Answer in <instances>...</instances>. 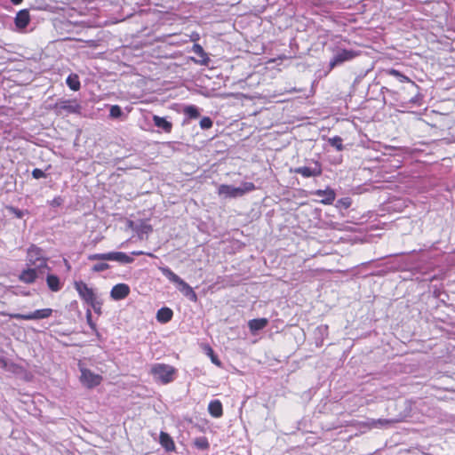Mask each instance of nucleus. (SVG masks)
Wrapping results in <instances>:
<instances>
[{"mask_svg": "<svg viewBox=\"0 0 455 455\" xmlns=\"http://www.w3.org/2000/svg\"><path fill=\"white\" fill-rule=\"evenodd\" d=\"M256 187L252 182H243L240 187L222 184L219 187L220 196L224 197L235 198L245 195L248 192L255 190Z\"/></svg>", "mask_w": 455, "mask_h": 455, "instance_id": "f257e3e1", "label": "nucleus"}, {"mask_svg": "<svg viewBox=\"0 0 455 455\" xmlns=\"http://www.w3.org/2000/svg\"><path fill=\"white\" fill-rule=\"evenodd\" d=\"M176 371L173 366L165 363H156L150 371L154 379L162 384H168L173 381Z\"/></svg>", "mask_w": 455, "mask_h": 455, "instance_id": "f03ea898", "label": "nucleus"}, {"mask_svg": "<svg viewBox=\"0 0 455 455\" xmlns=\"http://www.w3.org/2000/svg\"><path fill=\"white\" fill-rule=\"evenodd\" d=\"M50 267H48L45 261L42 260L41 263L36 267L29 266L27 269H24L19 275V279L25 283H33L36 280L41 276H43L46 271H49Z\"/></svg>", "mask_w": 455, "mask_h": 455, "instance_id": "7ed1b4c3", "label": "nucleus"}, {"mask_svg": "<svg viewBox=\"0 0 455 455\" xmlns=\"http://www.w3.org/2000/svg\"><path fill=\"white\" fill-rule=\"evenodd\" d=\"M88 259L94 260H111L122 264H130L133 262V258L122 251H110L107 253H94L88 256Z\"/></svg>", "mask_w": 455, "mask_h": 455, "instance_id": "20e7f679", "label": "nucleus"}, {"mask_svg": "<svg viewBox=\"0 0 455 455\" xmlns=\"http://www.w3.org/2000/svg\"><path fill=\"white\" fill-rule=\"evenodd\" d=\"M53 109L58 116H68L71 114H80L82 107L76 100H60Z\"/></svg>", "mask_w": 455, "mask_h": 455, "instance_id": "39448f33", "label": "nucleus"}, {"mask_svg": "<svg viewBox=\"0 0 455 455\" xmlns=\"http://www.w3.org/2000/svg\"><path fill=\"white\" fill-rule=\"evenodd\" d=\"M52 309L51 308H43L37 309L32 313L28 314H5L3 313L4 315H8L10 318L18 319V320H39L48 318L52 315Z\"/></svg>", "mask_w": 455, "mask_h": 455, "instance_id": "423d86ee", "label": "nucleus"}, {"mask_svg": "<svg viewBox=\"0 0 455 455\" xmlns=\"http://www.w3.org/2000/svg\"><path fill=\"white\" fill-rule=\"evenodd\" d=\"M358 56V52L353 50L338 49L332 59L330 60L329 66L332 69L337 66L349 61Z\"/></svg>", "mask_w": 455, "mask_h": 455, "instance_id": "0eeeda50", "label": "nucleus"}, {"mask_svg": "<svg viewBox=\"0 0 455 455\" xmlns=\"http://www.w3.org/2000/svg\"><path fill=\"white\" fill-rule=\"evenodd\" d=\"M296 174H300L304 178L318 177L322 174V165L319 162L315 161L309 166H300L293 170Z\"/></svg>", "mask_w": 455, "mask_h": 455, "instance_id": "6e6552de", "label": "nucleus"}, {"mask_svg": "<svg viewBox=\"0 0 455 455\" xmlns=\"http://www.w3.org/2000/svg\"><path fill=\"white\" fill-rule=\"evenodd\" d=\"M80 380L88 388H92L99 386L102 380V377L99 374H95L91 370L81 369Z\"/></svg>", "mask_w": 455, "mask_h": 455, "instance_id": "1a4fd4ad", "label": "nucleus"}, {"mask_svg": "<svg viewBox=\"0 0 455 455\" xmlns=\"http://www.w3.org/2000/svg\"><path fill=\"white\" fill-rule=\"evenodd\" d=\"M42 260L47 263V259L44 258L42 249L34 244L29 246L27 255L28 266L36 267Z\"/></svg>", "mask_w": 455, "mask_h": 455, "instance_id": "9d476101", "label": "nucleus"}, {"mask_svg": "<svg viewBox=\"0 0 455 455\" xmlns=\"http://www.w3.org/2000/svg\"><path fill=\"white\" fill-rule=\"evenodd\" d=\"M75 288L76 291L78 292L79 296L87 303L90 304L91 302H93L94 299H97L93 290L88 285L82 282H75Z\"/></svg>", "mask_w": 455, "mask_h": 455, "instance_id": "9b49d317", "label": "nucleus"}, {"mask_svg": "<svg viewBox=\"0 0 455 455\" xmlns=\"http://www.w3.org/2000/svg\"><path fill=\"white\" fill-rule=\"evenodd\" d=\"M130 293V287L125 283H118L115 285L111 291L110 296L115 300H121L125 299Z\"/></svg>", "mask_w": 455, "mask_h": 455, "instance_id": "f8f14e48", "label": "nucleus"}, {"mask_svg": "<svg viewBox=\"0 0 455 455\" xmlns=\"http://www.w3.org/2000/svg\"><path fill=\"white\" fill-rule=\"evenodd\" d=\"M316 196L321 197L320 203L323 204H331L335 200L336 194L332 188L318 189L314 193Z\"/></svg>", "mask_w": 455, "mask_h": 455, "instance_id": "ddd939ff", "label": "nucleus"}, {"mask_svg": "<svg viewBox=\"0 0 455 455\" xmlns=\"http://www.w3.org/2000/svg\"><path fill=\"white\" fill-rule=\"evenodd\" d=\"M30 20L29 12L27 9L18 12L15 17V25L19 28H25Z\"/></svg>", "mask_w": 455, "mask_h": 455, "instance_id": "4468645a", "label": "nucleus"}, {"mask_svg": "<svg viewBox=\"0 0 455 455\" xmlns=\"http://www.w3.org/2000/svg\"><path fill=\"white\" fill-rule=\"evenodd\" d=\"M178 285H179L180 291L182 292L184 296H186L192 301H196V299H197L196 293L194 291V290L188 283H187L182 279L181 283H180Z\"/></svg>", "mask_w": 455, "mask_h": 455, "instance_id": "2eb2a0df", "label": "nucleus"}, {"mask_svg": "<svg viewBox=\"0 0 455 455\" xmlns=\"http://www.w3.org/2000/svg\"><path fill=\"white\" fill-rule=\"evenodd\" d=\"M268 323V320L267 318H256L251 319L248 322V326L250 331L252 333H255L258 331L264 329Z\"/></svg>", "mask_w": 455, "mask_h": 455, "instance_id": "dca6fc26", "label": "nucleus"}, {"mask_svg": "<svg viewBox=\"0 0 455 455\" xmlns=\"http://www.w3.org/2000/svg\"><path fill=\"white\" fill-rule=\"evenodd\" d=\"M153 123L157 128L162 129L165 132H170L172 131V124L167 121L165 117L155 115L153 116Z\"/></svg>", "mask_w": 455, "mask_h": 455, "instance_id": "f3484780", "label": "nucleus"}, {"mask_svg": "<svg viewBox=\"0 0 455 455\" xmlns=\"http://www.w3.org/2000/svg\"><path fill=\"white\" fill-rule=\"evenodd\" d=\"M172 316V310L166 307L160 308L156 313V320L162 323H166L170 322Z\"/></svg>", "mask_w": 455, "mask_h": 455, "instance_id": "a211bd4d", "label": "nucleus"}, {"mask_svg": "<svg viewBox=\"0 0 455 455\" xmlns=\"http://www.w3.org/2000/svg\"><path fill=\"white\" fill-rule=\"evenodd\" d=\"M46 283L48 288L54 292L59 291L62 288L60 278L57 275L49 273L46 276Z\"/></svg>", "mask_w": 455, "mask_h": 455, "instance_id": "6ab92c4d", "label": "nucleus"}, {"mask_svg": "<svg viewBox=\"0 0 455 455\" xmlns=\"http://www.w3.org/2000/svg\"><path fill=\"white\" fill-rule=\"evenodd\" d=\"M209 413L214 418H220L223 414L222 403L219 400L211 401L208 405Z\"/></svg>", "mask_w": 455, "mask_h": 455, "instance_id": "aec40b11", "label": "nucleus"}, {"mask_svg": "<svg viewBox=\"0 0 455 455\" xmlns=\"http://www.w3.org/2000/svg\"><path fill=\"white\" fill-rule=\"evenodd\" d=\"M160 444L167 451H172L175 449V444L172 437L165 432H161L159 436Z\"/></svg>", "mask_w": 455, "mask_h": 455, "instance_id": "412c9836", "label": "nucleus"}, {"mask_svg": "<svg viewBox=\"0 0 455 455\" xmlns=\"http://www.w3.org/2000/svg\"><path fill=\"white\" fill-rule=\"evenodd\" d=\"M159 270L162 272V274L168 278L172 283L179 284L181 283V278L176 275L171 268L168 267H159Z\"/></svg>", "mask_w": 455, "mask_h": 455, "instance_id": "4be33fe9", "label": "nucleus"}, {"mask_svg": "<svg viewBox=\"0 0 455 455\" xmlns=\"http://www.w3.org/2000/svg\"><path fill=\"white\" fill-rule=\"evenodd\" d=\"M66 84L75 92L78 91L81 87L79 76L76 74H70L66 79Z\"/></svg>", "mask_w": 455, "mask_h": 455, "instance_id": "5701e85b", "label": "nucleus"}, {"mask_svg": "<svg viewBox=\"0 0 455 455\" xmlns=\"http://www.w3.org/2000/svg\"><path fill=\"white\" fill-rule=\"evenodd\" d=\"M386 73L388 76H392L395 78H396L400 83L408 82V83H411L412 85H415V83L412 82L408 76H404L403 74H402L401 72H399L398 70H396L395 68L387 69Z\"/></svg>", "mask_w": 455, "mask_h": 455, "instance_id": "b1692460", "label": "nucleus"}, {"mask_svg": "<svg viewBox=\"0 0 455 455\" xmlns=\"http://www.w3.org/2000/svg\"><path fill=\"white\" fill-rule=\"evenodd\" d=\"M396 422L395 419H372L371 426L373 427H387Z\"/></svg>", "mask_w": 455, "mask_h": 455, "instance_id": "393cba45", "label": "nucleus"}, {"mask_svg": "<svg viewBox=\"0 0 455 455\" xmlns=\"http://www.w3.org/2000/svg\"><path fill=\"white\" fill-rule=\"evenodd\" d=\"M194 444L197 449L207 450L210 447L209 442L206 437L200 436L195 439Z\"/></svg>", "mask_w": 455, "mask_h": 455, "instance_id": "a878e982", "label": "nucleus"}, {"mask_svg": "<svg viewBox=\"0 0 455 455\" xmlns=\"http://www.w3.org/2000/svg\"><path fill=\"white\" fill-rule=\"evenodd\" d=\"M184 113L189 117V118H197L200 116L199 110L196 106H188L184 109Z\"/></svg>", "mask_w": 455, "mask_h": 455, "instance_id": "bb28decb", "label": "nucleus"}, {"mask_svg": "<svg viewBox=\"0 0 455 455\" xmlns=\"http://www.w3.org/2000/svg\"><path fill=\"white\" fill-rule=\"evenodd\" d=\"M330 144L336 148L339 151L343 149L342 139L339 136H335L329 140Z\"/></svg>", "mask_w": 455, "mask_h": 455, "instance_id": "cd10ccee", "label": "nucleus"}, {"mask_svg": "<svg viewBox=\"0 0 455 455\" xmlns=\"http://www.w3.org/2000/svg\"><path fill=\"white\" fill-rule=\"evenodd\" d=\"M123 115L121 108L117 105H114L110 108L109 116L112 118H118Z\"/></svg>", "mask_w": 455, "mask_h": 455, "instance_id": "c85d7f7f", "label": "nucleus"}, {"mask_svg": "<svg viewBox=\"0 0 455 455\" xmlns=\"http://www.w3.org/2000/svg\"><path fill=\"white\" fill-rule=\"evenodd\" d=\"M212 124H213L212 120L208 116L203 117L200 121V127L203 130H207V129L212 128Z\"/></svg>", "mask_w": 455, "mask_h": 455, "instance_id": "c756f323", "label": "nucleus"}, {"mask_svg": "<svg viewBox=\"0 0 455 455\" xmlns=\"http://www.w3.org/2000/svg\"><path fill=\"white\" fill-rule=\"evenodd\" d=\"M7 210H8L9 212L13 214L18 219H21L24 216V212L20 210V209H18V208H16V207L8 206Z\"/></svg>", "mask_w": 455, "mask_h": 455, "instance_id": "7c9ffc66", "label": "nucleus"}, {"mask_svg": "<svg viewBox=\"0 0 455 455\" xmlns=\"http://www.w3.org/2000/svg\"><path fill=\"white\" fill-rule=\"evenodd\" d=\"M110 267V266L108 264V263H98V264H95L92 270L93 272H102V271H105L107 269H108Z\"/></svg>", "mask_w": 455, "mask_h": 455, "instance_id": "2f4dec72", "label": "nucleus"}, {"mask_svg": "<svg viewBox=\"0 0 455 455\" xmlns=\"http://www.w3.org/2000/svg\"><path fill=\"white\" fill-rule=\"evenodd\" d=\"M193 52L199 57H204L205 56V52L204 50V48L200 45V44H195L193 45Z\"/></svg>", "mask_w": 455, "mask_h": 455, "instance_id": "473e14b6", "label": "nucleus"}, {"mask_svg": "<svg viewBox=\"0 0 455 455\" xmlns=\"http://www.w3.org/2000/svg\"><path fill=\"white\" fill-rule=\"evenodd\" d=\"M32 176H33L34 179L38 180V179H41V178H45L46 177V173L44 171H42L41 169L36 168V169H34L32 171Z\"/></svg>", "mask_w": 455, "mask_h": 455, "instance_id": "72a5a7b5", "label": "nucleus"}, {"mask_svg": "<svg viewBox=\"0 0 455 455\" xmlns=\"http://www.w3.org/2000/svg\"><path fill=\"white\" fill-rule=\"evenodd\" d=\"M208 355H210L211 360L214 364L218 366L220 365V361L219 360L218 356L214 354L213 350L211 347L208 348Z\"/></svg>", "mask_w": 455, "mask_h": 455, "instance_id": "f704fd0d", "label": "nucleus"}, {"mask_svg": "<svg viewBox=\"0 0 455 455\" xmlns=\"http://www.w3.org/2000/svg\"><path fill=\"white\" fill-rule=\"evenodd\" d=\"M89 305L93 308L95 313L100 314L101 303L97 299H94L93 302H91Z\"/></svg>", "mask_w": 455, "mask_h": 455, "instance_id": "c9c22d12", "label": "nucleus"}, {"mask_svg": "<svg viewBox=\"0 0 455 455\" xmlns=\"http://www.w3.org/2000/svg\"><path fill=\"white\" fill-rule=\"evenodd\" d=\"M86 319H87V323L88 324L90 325V327L92 329V330H96V324L92 322V312L90 309H88L86 311Z\"/></svg>", "mask_w": 455, "mask_h": 455, "instance_id": "e433bc0d", "label": "nucleus"}, {"mask_svg": "<svg viewBox=\"0 0 455 455\" xmlns=\"http://www.w3.org/2000/svg\"><path fill=\"white\" fill-rule=\"evenodd\" d=\"M6 365H7V363H6L5 360L3 357L0 356V367L1 368H5Z\"/></svg>", "mask_w": 455, "mask_h": 455, "instance_id": "4c0bfd02", "label": "nucleus"}, {"mask_svg": "<svg viewBox=\"0 0 455 455\" xmlns=\"http://www.w3.org/2000/svg\"><path fill=\"white\" fill-rule=\"evenodd\" d=\"M23 0H11L13 4H20Z\"/></svg>", "mask_w": 455, "mask_h": 455, "instance_id": "58836bf2", "label": "nucleus"}, {"mask_svg": "<svg viewBox=\"0 0 455 455\" xmlns=\"http://www.w3.org/2000/svg\"><path fill=\"white\" fill-rule=\"evenodd\" d=\"M133 254L140 255L141 252H133Z\"/></svg>", "mask_w": 455, "mask_h": 455, "instance_id": "ea45409f", "label": "nucleus"}]
</instances>
